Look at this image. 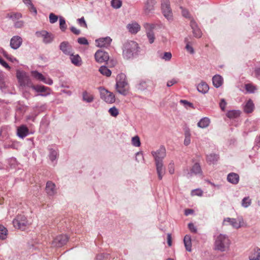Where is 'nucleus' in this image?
Wrapping results in <instances>:
<instances>
[{
  "label": "nucleus",
  "instance_id": "nucleus-23",
  "mask_svg": "<svg viewBox=\"0 0 260 260\" xmlns=\"http://www.w3.org/2000/svg\"><path fill=\"white\" fill-rule=\"evenodd\" d=\"M190 25L192 29V33L193 34L194 37L196 38H200L202 36V32L200 28L198 27V26L196 23V22L193 20L191 19L190 22Z\"/></svg>",
  "mask_w": 260,
  "mask_h": 260
},
{
  "label": "nucleus",
  "instance_id": "nucleus-43",
  "mask_svg": "<svg viewBox=\"0 0 260 260\" xmlns=\"http://www.w3.org/2000/svg\"><path fill=\"white\" fill-rule=\"evenodd\" d=\"M31 74L32 76L36 79L40 81H43L44 76L41 73L36 71H34L31 72Z\"/></svg>",
  "mask_w": 260,
  "mask_h": 260
},
{
  "label": "nucleus",
  "instance_id": "nucleus-2",
  "mask_svg": "<svg viewBox=\"0 0 260 260\" xmlns=\"http://www.w3.org/2000/svg\"><path fill=\"white\" fill-rule=\"evenodd\" d=\"M230 243L228 237L220 234L215 239L214 249L221 252L225 251L229 249Z\"/></svg>",
  "mask_w": 260,
  "mask_h": 260
},
{
  "label": "nucleus",
  "instance_id": "nucleus-34",
  "mask_svg": "<svg viewBox=\"0 0 260 260\" xmlns=\"http://www.w3.org/2000/svg\"><path fill=\"white\" fill-rule=\"evenodd\" d=\"M254 109V104L251 100H249L244 106V111L247 113H251Z\"/></svg>",
  "mask_w": 260,
  "mask_h": 260
},
{
  "label": "nucleus",
  "instance_id": "nucleus-49",
  "mask_svg": "<svg viewBox=\"0 0 260 260\" xmlns=\"http://www.w3.org/2000/svg\"><path fill=\"white\" fill-rule=\"evenodd\" d=\"M22 17V15L20 13H16L11 14L10 16V18L12 19L13 21H16L20 18Z\"/></svg>",
  "mask_w": 260,
  "mask_h": 260
},
{
  "label": "nucleus",
  "instance_id": "nucleus-12",
  "mask_svg": "<svg viewBox=\"0 0 260 260\" xmlns=\"http://www.w3.org/2000/svg\"><path fill=\"white\" fill-rule=\"evenodd\" d=\"M69 237L66 235H60L57 236L52 242V245L54 247H60L67 243Z\"/></svg>",
  "mask_w": 260,
  "mask_h": 260
},
{
  "label": "nucleus",
  "instance_id": "nucleus-9",
  "mask_svg": "<svg viewBox=\"0 0 260 260\" xmlns=\"http://www.w3.org/2000/svg\"><path fill=\"white\" fill-rule=\"evenodd\" d=\"M151 154L155 161H163L164 158L166 156V150L164 146H161L157 150L152 151Z\"/></svg>",
  "mask_w": 260,
  "mask_h": 260
},
{
  "label": "nucleus",
  "instance_id": "nucleus-33",
  "mask_svg": "<svg viewBox=\"0 0 260 260\" xmlns=\"http://www.w3.org/2000/svg\"><path fill=\"white\" fill-rule=\"evenodd\" d=\"M210 122V121L208 118L204 117L198 122L197 125L200 128H205L209 125Z\"/></svg>",
  "mask_w": 260,
  "mask_h": 260
},
{
  "label": "nucleus",
  "instance_id": "nucleus-8",
  "mask_svg": "<svg viewBox=\"0 0 260 260\" xmlns=\"http://www.w3.org/2000/svg\"><path fill=\"white\" fill-rule=\"evenodd\" d=\"M37 37H41L43 39V42L45 44L51 43L54 39V36L46 30L38 31L36 32Z\"/></svg>",
  "mask_w": 260,
  "mask_h": 260
},
{
  "label": "nucleus",
  "instance_id": "nucleus-38",
  "mask_svg": "<svg viewBox=\"0 0 260 260\" xmlns=\"http://www.w3.org/2000/svg\"><path fill=\"white\" fill-rule=\"evenodd\" d=\"M218 156L217 154L211 153L207 156V160L208 162L214 164L217 161L218 159Z\"/></svg>",
  "mask_w": 260,
  "mask_h": 260
},
{
  "label": "nucleus",
  "instance_id": "nucleus-11",
  "mask_svg": "<svg viewBox=\"0 0 260 260\" xmlns=\"http://www.w3.org/2000/svg\"><path fill=\"white\" fill-rule=\"evenodd\" d=\"M94 57L96 61L99 63H103L108 61L109 55L107 52L102 49H99L95 52Z\"/></svg>",
  "mask_w": 260,
  "mask_h": 260
},
{
  "label": "nucleus",
  "instance_id": "nucleus-54",
  "mask_svg": "<svg viewBox=\"0 0 260 260\" xmlns=\"http://www.w3.org/2000/svg\"><path fill=\"white\" fill-rule=\"evenodd\" d=\"M188 229H189V230L191 232L194 233H197V229L192 223H188Z\"/></svg>",
  "mask_w": 260,
  "mask_h": 260
},
{
  "label": "nucleus",
  "instance_id": "nucleus-40",
  "mask_svg": "<svg viewBox=\"0 0 260 260\" xmlns=\"http://www.w3.org/2000/svg\"><path fill=\"white\" fill-rule=\"evenodd\" d=\"M251 204V200L249 197L244 198L241 202V205L244 208L248 207Z\"/></svg>",
  "mask_w": 260,
  "mask_h": 260
},
{
  "label": "nucleus",
  "instance_id": "nucleus-42",
  "mask_svg": "<svg viewBox=\"0 0 260 260\" xmlns=\"http://www.w3.org/2000/svg\"><path fill=\"white\" fill-rule=\"evenodd\" d=\"M7 235V230L3 226H0V239L4 240Z\"/></svg>",
  "mask_w": 260,
  "mask_h": 260
},
{
  "label": "nucleus",
  "instance_id": "nucleus-39",
  "mask_svg": "<svg viewBox=\"0 0 260 260\" xmlns=\"http://www.w3.org/2000/svg\"><path fill=\"white\" fill-rule=\"evenodd\" d=\"M245 88L246 90L248 92L251 93H254L255 92V91L256 90V89H257L256 86H255L252 84H250V83L246 84L245 85Z\"/></svg>",
  "mask_w": 260,
  "mask_h": 260
},
{
  "label": "nucleus",
  "instance_id": "nucleus-56",
  "mask_svg": "<svg viewBox=\"0 0 260 260\" xmlns=\"http://www.w3.org/2000/svg\"><path fill=\"white\" fill-rule=\"evenodd\" d=\"M226 105V103L225 100L224 99H222L219 103V106L222 111H224Z\"/></svg>",
  "mask_w": 260,
  "mask_h": 260
},
{
  "label": "nucleus",
  "instance_id": "nucleus-15",
  "mask_svg": "<svg viewBox=\"0 0 260 260\" xmlns=\"http://www.w3.org/2000/svg\"><path fill=\"white\" fill-rule=\"evenodd\" d=\"M144 27L146 29V35L149 42L150 44L153 43L155 40V36L153 31V29L155 28V25L153 24L146 23L144 25Z\"/></svg>",
  "mask_w": 260,
  "mask_h": 260
},
{
  "label": "nucleus",
  "instance_id": "nucleus-52",
  "mask_svg": "<svg viewBox=\"0 0 260 260\" xmlns=\"http://www.w3.org/2000/svg\"><path fill=\"white\" fill-rule=\"evenodd\" d=\"M78 43L81 45H88V42L84 37L79 38L77 40Z\"/></svg>",
  "mask_w": 260,
  "mask_h": 260
},
{
  "label": "nucleus",
  "instance_id": "nucleus-48",
  "mask_svg": "<svg viewBox=\"0 0 260 260\" xmlns=\"http://www.w3.org/2000/svg\"><path fill=\"white\" fill-rule=\"evenodd\" d=\"M49 21L51 23H55L58 20V16L53 13H51L49 16Z\"/></svg>",
  "mask_w": 260,
  "mask_h": 260
},
{
  "label": "nucleus",
  "instance_id": "nucleus-36",
  "mask_svg": "<svg viewBox=\"0 0 260 260\" xmlns=\"http://www.w3.org/2000/svg\"><path fill=\"white\" fill-rule=\"evenodd\" d=\"M240 115V111L239 110H230L226 114V116L230 119H235L238 117Z\"/></svg>",
  "mask_w": 260,
  "mask_h": 260
},
{
  "label": "nucleus",
  "instance_id": "nucleus-1",
  "mask_svg": "<svg viewBox=\"0 0 260 260\" xmlns=\"http://www.w3.org/2000/svg\"><path fill=\"white\" fill-rule=\"evenodd\" d=\"M140 51L137 43L129 41L125 43L123 47V56L125 59H130L137 55Z\"/></svg>",
  "mask_w": 260,
  "mask_h": 260
},
{
  "label": "nucleus",
  "instance_id": "nucleus-44",
  "mask_svg": "<svg viewBox=\"0 0 260 260\" xmlns=\"http://www.w3.org/2000/svg\"><path fill=\"white\" fill-rule=\"evenodd\" d=\"M111 116L113 117H116L119 114V111L117 108L115 106L110 108L108 111Z\"/></svg>",
  "mask_w": 260,
  "mask_h": 260
},
{
  "label": "nucleus",
  "instance_id": "nucleus-37",
  "mask_svg": "<svg viewBox=\"0 0 260 260\" xmlns=\"http://www.w3.org/2000/svg\"><path fill=\"white\" fill-rule=\"evenodd\" d=\"M99 72L103 75L109 77L111 75V71L107 67L103 66L99 69Z\"/></svg>",
  "mask_w": 260,
  "mask_h": 260
},
{
  "label": "nucleus",
  "instance_id": "nucleus-51",
  "mask_svg": "<svg viewBox=\"0 0 260 260\" xmlns=\"http://www.w3.org/2000/svg\"><path fill=\"white\" fill-rule=\"evenodd\" d=\"M172 54L170 52H166L164 53V55L161 57V58L165 60L166 61H169L171 59Z\"/></svg>",
  "mask_w": 260,
  "mask_h": 260
},
{
  "label": "nucleus",
  "instance_id": "nucleus-13",
  "mask_svg": "<svg viewBox=\"0 0 260 260\" xmlns=\"http://www.w3.org/2000/svg\"><path fill=\"white\" fill-rule=\"evenodd\" d=\"M223 222H229L233 228L239 229L241 227L243 223V218L242 217H238L237 218H226L224 219Z\"/></svg>",
  "mask_w": 260,
  "mask_h": 260
},
{
  "label": "nucleus",
  "instance_id": "nucleus-6",
  "mask_svg": "<svg viewBox=\"0 0 260 260\" xmlns=\"http://www.w3.org/2000/svg\"><path fill=\"white\" fill-rule=\"evenodd\" d=\"M28 224L26 217L23 215H18L13 220L14 226L18 229L24 230Z\"/></svg>",
  "mask_w": 260,
  "mask_h": 260
},
{
  "label": "nucleus",
  "instance_id": "nucleus-58",
  "mask_svg": "<svg viewBox=\"0 0 260 260\" xmlns=\"http://www.w3.org/2000/svg\"><path fill=\"white\" fill-rule=\"evenodd\" d=\"M185 48L186 50L190 54H193L194 53L193 48L188 44V43H187Z\"/></svg>",
  "mask_w": 260,
  "mask_h": 260
},
{
  "label": "nucleus",
  "instance_id": "nucleus-41",
  "mask_svg": "<svg viewBox=\"0 0 260 260\" xmlns=\"http://www.w3.org/2000/svg\"><path fill=\"white\" fill-rule=\"evenodd\" d=\"M59 27L62 31H65L67 28L66 20L62 16L59 17Z\"/></svg>",
  "mask_w": 260,
  "mask_h": 260
},
{
  "label": "nucleus",
  "instance_id": "nucleus-61",
  "mask_svg": "<svg viewBox=\"0 0 260 260\" xmlns=\"http://www.w3.org/2000/svg\"><path fill=\"white\" fill-rule=\"evenodd\" d=\"M42 82L49 85H51L53 84V81L51 78H45V77H44V79Z\"/></svg>",
  "mask_w": 260,
  "mask_h": 260
},
{
  "label": "nucleus",
  "instance_id": "nucleus-28",
  "mask_svg": "<svg viewBox=\"0 0 260 260\" xmlns=\"http://www.w3.org/2000/svg\"><path fill=\"white\" fill-rule=\"evenodd\" d=\"M127 28L132 34H136L140 29V26L136 22L128 24Z\"/></svg>",
  "mask_w": 260,
  "mask_h": 260
},
{
  "label": "nucleus",
  "instance_id": "nucleus-46",
  "mask_svg": "<svg viewBox=\"0 0 260 260\" xmlns=\"http://www.w3.org/2000/svg\"><path fill=\"white\" fill-rule=\"evenodd\" d=\"M77 21L78 24L82 27L84 28H87V25L86 24V22L85 21V20L84 18V17H82L80 18H78L77 19Z\"/></svg>",
  "mask_w": 260,
  "mask_h": 260
},
{
  "label": "nucleus",
  "instance_id": "nucleus-17",
  "mask_svg": "<svg viewBox=\"0 0 260 260\" xmlns=\"http://www.w3.org/2000/svg\"><path fill=\"white\" fill-rule=\"evenodd\" d=\"M156 172L159 180H161L166 173V169L164 166L163 161H155Z\"/></svg>",
  "mask_w": 260,
  "mask_h": 260
},
{
  "label": "nucleus",
  "instance_id": "nucleus-30",
  "mask_svg": "<svg viewBox=\"0 0 260 260\" xmlns=\"http://www.w3.org/2000/svg\"><path fill=\"white\" fill-rule=\"evenodd\" d=\"M94 96L90 93L87 91H84L82 93V100L88 103H91L93 101Z\"/></svg>",
  "mask_w": 260,
  "mask_h": 260
},
{
  "label": "nucleus",
  "instance_id": "nucleus-29",
  "mask_svg": "<svg viewBox=\"0 0 260 260\" xmlns=\"http://www.w3.org/2000/svg\"><path fill=\"white\" fill-rule=\"evenodd\" d=\"M250 260H260V249L255 248L249 256Z\"/></svg>",
  "mask_w": 260,
  "mask_h": 260
},
{
  "label": "nucleus",
  "instance_id": "nucleus-5",
  "mask_svg": "<svg viewBox=\"0 0 260 260\" xmlns=\"http://www.w3.org/2000/svg\"><path fill=\"white\" fill-rule=\"evenodd\" d=\"M101 99L108 104H112L115 102V95L103 87H99Z\"/></svg>",
  "mask_w": 260,
  "mask_h": 260
},
{
  "label": "nucleus",
  "instance_id": "nucleus-3",
  "mask_svg": "<svg viewBox=\"0 0 260 260\" xmlns=\"http://www.w3.org/2000/svg\"><path fill=\"white\" fill-rule=\"evenodd\" d=\"M116 89L118 92L126 95L128 90V83L126 75L123 73L118 74L116 78Z\"/></svg>",
  "mask_w": 260,
  "mask_h": 260
},
{
  "label": "nucleus",
  "instance_id": "nucleus-53",
  "mask_svg": "<svg viewBox=\"0 0 260 260\" xmlns=\"http://www.w3.org/2000/svg\"><path fill=\"white\" fill-rule=\"evenodd\" d=\"M180 103L183 104L185 107H190L191 108L193 107V104L191 103L188 102L186 100H181Z\"/></svg>",
  "mask_w": 260,
  "mask_h": 260
},
{
  "label": "nucleus",
  "instance_id": "nucleus-64",
  "mask_svg": "<svg viewBox=\"0 0 260 260\" xmlns=\"http://www.w3.org/2000/svg\"><path fill=\"white\" fill-rule=\"evenodd\" d=\"M192 193L193 195H197V196H201L202 195L203 192L200 189H195V190H193L192 191Z\"/></svg>",
  "mask_w": 260,
  "mask_h": 260
},
{
  "label": "nucleus",
  "instance_id": "nucleus-18",
  "mask_svg": "<svg viewBox=\"0 0 260 260\" xmlns=\"http://www.w3.org/2000/svg\"><path fill=\"white\" fill-rule=\"evenodd\" d=\"M22 43V39L18 36H13L10 40V46L13 49L19 48Z\"/></svg>",
  "mask_w": 260,
  "mask_h": 260
},
{
  "label": "nucleus",
  "instance_id": "nucleus-59",
  "mask_svg": "<svg viewBox=\"0 0 260 260\" xmlns=\"http://www.w3.org/2000/svg\"><path fill=\"white\" fill-rule=\"evenodd\" d=\"M70 30L71 31L74 33L75 35H79V34H80L81 33V31L80 30L76 28L74 26H72L70 27Z\"/></svg>",
  "mask_w": 260,
  "mask_h": 260
},
{
  "label": "nucleus",
  "instance_id": "nucleus-16",
  "mask_svg": "<svg viewBox=\"0 0 260 260\" xmlns=\"http://www.w3.org/2000/svg\"><path fill=\"white\" fill-rule=\"evenodd\" d=\"M31 88L37 92H40L41 96H46L50 94V88L44 85H37L31 86Z\"/></svg>",
  "mask_w": 260,
  "mask_h": 260
},
{
  "label": "nucleus",
  "instance_id": "nucleus-22",
  "mask_svg": "<svg viewBox=\"0 0 260 260\" xmlns=\"http://www.w3.org/2000/svg\"><path fill=\"white\" fill-rule=\"evenodd\" d=\"M45 190L48 196H54L56 193L55 184L50 181H48L46 183Z\"/></svg>",
  "mask_w": 260,
  "mask_h": 260
},
{
  "label": "nucleus",
  "instance_id": "nucleus-24",
  "mask_svg": "<svg viewBox=\"0 0 260 260\" xmlns=\"http://www.w3.org/2000/svg\"><path fill=\"white\" fill-rule=\"evenodd\" d=\"M227 180L231 183L237 184L239 181V176L235 173H231L227 176Z\"/></svg>",
  "mask_w": 260,
  "mask_h": 260
},
{
  "label": "nucleus",
  "instance_id": "nucleus-35",
  "mask_svg": "<svg viewBox=\"0 0 260 260\" xmlns=\"http://www.w3.org/2000/svg\"><path fill=\"white\" fill-rule=\"evenodd\" d=\"M58 156V151L53 148H49L48 157L51 161L56 160Z\"/></svg>",
  "mask_w": 260,
  "mask_h": 260
},
{
  "label": "nucleus",
  "instance_id": "nucleus-32",
  "mask_svg": "<svg viewBox=\"0 0 260 260\" xmlns=\"http://www.w3.org/2000/svg\"><path fill=\"white\" fill-rule=\"evenodd\" d=\"M183 241L186 250L190 252L191 251V241L190 236L188 235H185Z\"/></svg>",
  "mask_w": 260,
  "mask_h": 260
},
{
  "label": "nucleus",
  "instance_id": "nucleus-50",
  "mask_svg": "<svg viewBox=\"0 0 260 260\" xmlns=\"http://www.w3.org/2000/svg\"><path fill=\"white\" fill-rule=\"evenodd\" d=\"M168 171L170 174H173L175 172L174 163L171 161L168 165Z\"/></svg>",
  "mask_w": 260,
  "mask_h": 260
},
{
  "label": "nucleus",
  "instance_id": "nucleus-63",
  "mask_svg": "<svg viewBox=\"0 0 260 260\" xmlns=\"http://www.w3.org/2000/svg\"><path fill=\"white\" fill-rule=\"evenodd\" d=\"M180 8L182 9V15L186 18H189V13L188 11L187 10L183 9L182 7H181Z\"/></svg>",
  "mask_w": 260,
  "mask_h": 260
},
{
  "label": "nucleus",
  "instance_id": "nucleus-7",
  "mask_svg": "<svg viewBox=\"0 0 260 260\" xmlns=\"http://www.w3.org/2000/svg\"><path fill=\"white\" fill-rule=\"evenodd\" d=\"M161 7L164 16L168 20H172L173 14L169 0H161Z\"/></svg>",
  "mask_w": 260,
  "mask_h": 260
},
{
  "label": "nucleus",
  "instance_id": "nucleus-4",
  "mask_svg": "<svg viewBox=\"0 0 260 260\" xmlns=\"http://www.w3.org/2000/svg\"><path fill=\"white\" fill-rule=\"evenodd\" d=\"M16 77L21 86L31 88V86L33 84L25 72L17 70L16 72Z\"/></svg>",
  "mask_w": 260,
  "mask_h": 260
},
{
  "label": "nucleus",
  "instance_id": "nucleus-25",
  "mask_svg": "<svg viewBox=\"0 0 260 260\" xmlns=\"http://www.w3.org/2000/svg\"><path fill=\"white\" fill-rule=\"evenodd\" d=\"M17 135L21 138H24L28 135V129L25 125H21L17 129Z\"/></svg>",
  "mask_w": 260,
  "mask_h": 260
},
{
  "label": "nucleus",
  "instance_id": "nucleus-55",
  "mask_svg": "<svg viewBox=\"0 0 260 260\" xmlns=\"http://www.w3.org/2000/svg\"><path fill=\"white\" fill-rule=\"evenodd\" d=\"M96 257L98 260H102L105 258H107L108 257V254L105 253H100L97 255Z\"/></svg>",
  "mask_w": 260,
  "mask_h": 260
},
{
  "label": "nucleus",
  "instance_id": "nucleus-20",
  "mask_svg": "<svg viewBox=\"0 0 260 260\" xmlns=\"http://www.w3.org/2000/svg\"><path fill=\"white\" fill-rule=\"evenodd\" d=\"M59 49L66 55H71L72 53V47L68 42L64 41L61 43Z\"/></svg>",
  "mask_w": 260,
  "mask_h": 260
},
{
  "label": "nucleus",
  "instance_id": "nucleus-26",
  "mask_svg": "<svg viewBox=\"0 0 260 260\" xmlns=\"http://www.w3.org/2000/svg\"><path fill=\"white\" fill-rule=\"evenodd\" d=\"M70 55V60L72 63L77 67H80L82 64V59L80 56L78 55H73L72 53Z\"/></svg>",
  "mask_w": 260,
  "mask_h": 260
},
{
  "label": "nucleus",
  "instance_id": "nucleus-19",
  "mask_svg": "<svg viewBox=\"0 0 260 260\" xmlns=\"http://www.w3.org/2000/svg\"><path fill=\"white\" fill-rule=\"evenodd\" d=\"M112 41V39L109 37L100 38L96 40V46L99 47H107L109 46Z\"/></svg>",
  "mask_w": 260,
  "mask_h": 260
},
{
  "label": "nucleus",
  "instance_id": "nucleus-10",
  "mask_svg": "<svg viewBox=\"0 0 260 260\" xmlns=\"http://www.w3.org/2000/svg\"><path fill=\"white\" fill-rule=\"evenodd\" d=\"M154 84L152 81L149 79L140 80L137 84L136 88L140 91H144L149 88H153Z\"/></svg>",
  "mask_w": 260,
  "mask_h": 260
},
{
  "label": "nucleus",
  "instance_id": "nucleus-21",
  "mask_svg": "<svg viewBox=\"0 0 260 260\" xmlns=\"http://www.w3.org/2000/svg\"><path fill=\"white\" fill-rule=\"evenodd\" d=\"M202 171L201 166L199 163H196L191 168L190 171L188 172L186 176L188 178L192 176L193 174L194 175H202Z\"/></svg>",
  "mask_w": 260,
  "mask_h": 260
},
{
  "label": "nucleus",
  "instance_id": "nucleus-47",
  "mask_svg": "<svg viewBox=\"0 0 260 260\" xmlns=\"http://www.w3.org/2000/svg\"><path fill=\"white\" fill-rule=\"evenodd\" d=\"M132 144L136 147H139L140 146L141 143L140 138L138 136H135L132 138Z\"/></svg>",
  "mask_w": 260,
  "mask_h": 260
},
{
  "label": "nucleus",
  "instance_id": "nucleus-62",
  "mask_svg": "<svg viewBox=\"0 0 260 260\" xmlns=\"http://www.w3.org/2000/svg\"><path fill=\"white\" fill-rule=\"evenodd\" d=\"M0 64L6 69L9 70L10 69L8 64L2 57H0Z\"/></svg>",
  "mask_w": 260,
  "mask_h": 260
},
{
  "label": "nucleus",
  "instance_id": "nucleus-57",
  "mask_svg": "<svg viewBox=\"0 0 260 260\" xmlns=\"http://www.w3.org/2000/svg\"><path fill=\"white\" fill-rule=\"evenodd\" d=\"M24 24V22L22 20L16 21L14 23V26L16 28H21Z\"/></svg>",
  "mask_w": 260,
  "mask_h": 260
},
{
  "label": "nucleus",
  "instance_id": "nucleus-45",
  "mask_svg": "<svg viewBox=\"0 0 260 260\" xmlns=\"http://www.w3.org/2000/svg\"><path fill=\"white\" fill-rule=\"evenodd\" d=\"M111 4L112 7L115 9H118L122 5V2L120 0H112Z\"/></svg>",
  "mask_w": 260,
  "mask_h": 260
},
{
  "label": "nucleus",
  "instance_id": "nucleus-14",
  "mask_svg": "<svg viewBox=\"0 0 260 260\" xmlns=\"http://www.w3.org/2000/svg\"><path fill=\"white\" fill-rule=\"evenodd\" d=\"M156 3L155 0H146L144 3L143 8L144 13L145 15H148L153 13L154 11V6Z\"/></svg>",
  "mask_w": 260,
  "mask_h": 260
},
{
  "label": "nucleus",
  "instance_id": "nucleus-60",
  "mask_svg": "<svg viewBox=\"0 0 260 260\" xmlns=\"http://www.w3.org/2000/svg\"><path fill=\"white\" fill-rule=\"evenodd\" d=\"M255 77L260 80V68H256L254 71Z\"/></svg>",
  "mask_w": 260,
  "mask_h": 260
},
{
  "label": "nucleus",
  "instance_id": "nucleus-27",
  "mask_svg": "<svg viewBox=\"0 0 260 260\" xmlns=\"http://www.w3.org/2000/svg\"><path fill=\"white\" fill-rule=\"evenodd\" d=\"M212 82L213 85L218 88L220 87L223 83V78L219 75H216L212 78Z\"/></svg>",
  "mask_w": 260,
  "mask_h": 260
},
{
  "label": "nucleus",
  "instance_id": "nucleus-31",
  "mask_svg": "<svg viewBox=\"0 0 260 260\" xmlns=\"http://www.w3.org/2000/svg\"><path fill=\"white\" fill-rule=\"evenodd\" d=\"M209 87L208 84L205 82H201L197 86V89L199 92L202 93H206L209 90Z\"/></svg>",
  "mask_w": 260,
  "mask_h": 260
}]
</instances>
